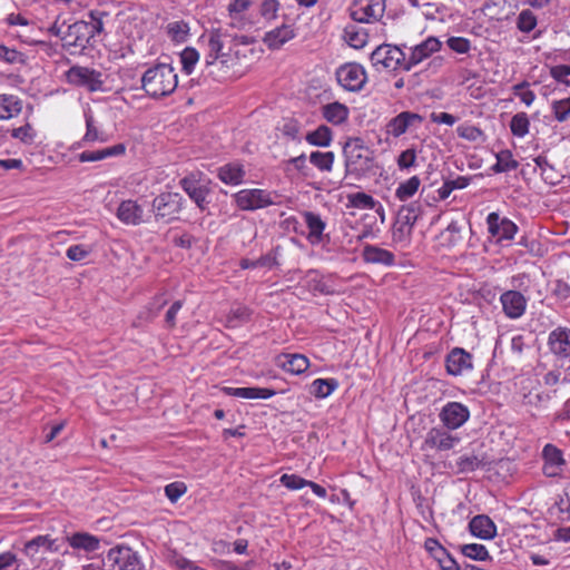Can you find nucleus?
<instances>
[{
  "label": "nucleus",
  "instance_id": "1",
  "mask_svg": "<svg viewBox=\"0 0 570 570\" xmlns=\"http://www.w3.org/2000/svg\"><path fill=\"white\" fill-rule=\"evenodd\" d=\"M205 46V63L207 67L216 68L226 75L238 65V50L232 45H247L252 39L247 36L232 39L229 35L220 29L212 30L202 36Z\"/></svg>",
  "mask_w": 570,
  "mask_h": 570
},
{
  "label": "nucleus",
  "instance_id": "2",
  "mask_svg": "<svg viewBox=\"0 0 570 570\" xmlns=\"http://www.w3.org/2000/svg\"><path fill=\"white\" fill-rule=\"evenodd\" d=\"M178 77L168 63H158L147 69L141 78V87L150 97L168 96L176 89Z\"/></svg>",
  "mask_w": 570,
  "mask_h": 570
},
{
  "label": "nucleus",
  "instance_id": "3",
  "mask_svg": "<svg viewBox=\"0 0 570 570\" xmlns=\"http://www.w3.org/2000/svg\"><path fill=\"white\" fill-rule=\"evenodd\" d=\"M345 166L348 173H362L370 168L371 151L360 138L348 139L343 148Z\"/></svg>",
  "mask_w": 570,
  "mask_h": 570
},
{
  "label": "nucleus",
  "instance_id": "4",
  "mask_svg": "<svg viewBox=\"0 0 570 570\" xmlns=\"http://www.w3.org/2000/svg\"><path fill=\"white\" fill-rule=\"evenodd\" d=\"M252 0H232L227 6L228 24L238 30H249L256 24Z\"/></svg>",
  "mask_w": 570,
  "mask_h": 570
},
{
  "label": "nucleus",
  "instance_id": "5",
  "mask_svg": "<svg viewBox=\"0 0 570 570\" xmlns=\"http://www.w3.org/2000/svg\"><path fill=\"white\" fill-rule=\"evenodd\" d=\"M236 206L240 210H257L274 204V195L259 188L242 189L233 195Z\"/></svg>",
  "mask_w": 570,
  "mask_h": 570
},
{
  "label": "nucleus",
  "instance_id": "6",
  "mask_svg": "<svg viewBox=\"0 0 570 570\" xmlns=\"http://www.w3.org/2000/svg\"><path fill=\"white\" fill-rule=\"evenodd\" d=\"M372 66L381 70H396L405 59L404 52L396 46L381 45L371 53Z\"/></svg>",
  "mask_w": 570,
  "mask_h": 570
},
{
  "label": "nucleus",
  "instance_id": "7",
  "mask_svg": "<svg viewBox=\"0 0 570 570\" xmlns=\"http://www.w3.org/2000/svg\"><path fill=\"white\" fill-rule=\"evenodd\" d=\"M336 79L346 91H360L367 81V75L362 65L348 62L336 70Z\"/></svg>",
  "mask_w": 570,
  "mask_h": 570
},
{
  "label": "nucleus",
  "instance_id": "8",
  "mask_svg": "<svg viewBox=\"0 0 570 570\" xmlns=\"http://www.w3.org/2000/svg\"><path fill=\"white\" fill-rule=\"evenodd\" d=\"M385 0H356L350 9L351 18L362 23H371L383 17Z\"/></svg>",
  "mask_w": 570,
  "mask_h": 570
},
{
  "label": "nucleus",
  "instance_id": "9",
  "mask_svg": "<svg viewBox=\"0 0 570 570\" xmlns=\"http://www.w3.org/2000/svg\"><path fill=\"white\" fill-rule=\"evenodd\" d=\"M179 185L199 209L205 210L207 208L209 204L207 198L210 190L208 184L199 174H190L180 179Z\"/></svg>",
  "mask_w": 570,
  "mask_h": 570
},
{
  "label": "nucleus",
  "instance_id": "10",
  "mask_svg": "<svg viewBox=\"0 0 570 570\" xmlns=\"http://www.w3.org/2000/svg\"><path fill=\"white\" fill-rule=\"evenodd\" d=\"M423 117L413 111H402L391 118L385 125V134L393 138H399L411 130H416L422 126Z\"/></svg>",
  "mask_w": 570,
  "mask_h": 570
},
{
  "label": "nucleus",
  "instance_id": "11",
  "mask_svg": "<svg viewBox=\"0 0 570 570\" xmlns=\"http://www.w3.org/2000/svg\"><path fill=\"white\" fill-rule=\"evenodd\" d=\"M446 428L435 426L428 431L422 443V450L449 451L459 442L460 438L452 434Z\"/></svg>",
  "mask_w": 570,
  "mask_h": 570
},
{
  "label": "nucleus",
  "instance_id": "12",
  "mask_svg": "<svg viewBox=\"0 0 570 570\" xmlns=\"http://www.w3.org/2000/svg\"><path fill=\"white\" fill-rule=\"evenodd\" d=\"M439 419L448 430H458L469 421L470 410L460 402H448L442 406Z\"/></svg>",
  "mask_w": 570,
  "mask_h": 570
},
{
  "label": "nucleus",
  "instance_id": "13",
  "mask_svg": "<svg viewBox=\"0 0 570 570\" xmlns=\"http://www.w3.org/2000/svg\"><path fill=\"white\" fill-rule=\"evenodd\" d=\"M488 232L497 243L512 240L518 232V226L507 217L498 213H490L487 216Z\"/></svg>",
  "mask_w": 570,
  "mask_h": 570
},
{
  "label": "nucleus",
  "instance_id": "14",
  "mask_svg": "<svg viewBox=\"0 0 570 570\" xmlns=\"http://www.w3.org/2000/svg\"><path fill=\"white\" fill-rule=\"evenodd\" d=\"M70 83L83 87L90 91H98L102 88L101 73L87 67L75 66L67 72Z\"/></svg>",
  "mask_w": 570,
  "mask_h": 570
},
{
  "label": "nucleus",
  "instance_id": "15",
  "mask_svg": "<svg viewBox=\"0 0 570 570\" xmlns=\"http://www.w3.org/2000/svg\"><path fill=\"white\" fill-rule=\"evenodd\" d=\"M547 345L551 354L560 361L570 362V328L567 326H557L549 335Z\"/></svg>",
  "mask_w": 570,
  "mask_h": 570
},
{
  "label": "nucleus",
  "instance_id": "16",
  "mask_svg": "<svg viewBox=\"0 0 570 570\" xmlns=\"http://www.w3.org/2000/svg\"><path fill=\"white\" fill-rule=\"evenodd\" d=\"M106 561L112 570H140L137 554L128 547L111 548Z\"/></svg>",
  "mask_w": 570,
  "mask_h": 570
},
{
  "label": "nucleus",
  "instance_id": "17",
  "mask_svg": "<svg viewBox=\"0 0 570 570\" xmlns=\"http://www.w3.org/2000/svg\"><path fill=\"white\" fill-rule=\"evenodd\" d=\"M183 206V196L178 193H163L153 200V209L157 217L171 218Z\"/></svg>",
  "mask_w": 570,
  "mask_h": 570
},
{
  "label": "nucleus",
  "instance_id": "18",
  "mask_svg": "<svg viewBox=\"0 0 570 570\" xmlns=\"http://www.w3.org/2000/svg\"><path fill=\"white\" fill-rule=\"evenodd\" d=\"M62 542L59 539H53L48 534L38 535L27 541L23 546V553L35 559L38 556H43L47 552H60Z\"/></svg>",
  "mask_w": 570,
  "mask_h": 570
},
{
  "label": "nucleus",
  "instance_id": "19",
  "mask_svg": "<svg viewBox=\"0 0 570 570\" xmlns=\"http://www.w3.org/2000/svg\"><path fill=\"white\" fill-rule=\"evenodd\" d=\"M115 215L122 224L128 226H138L145 223L144 207L135 199L121 200Z\"/></svg>",
  "mask_w": 570,
  "mask_h": 570
},
{
  "label": "nucleus",
  "instance_id": "20",
  "mask_svg": "<svg viewBox=\"0 0 570 570\" xmlns=\"http://www.w3.org/2000/svg\"><path fill=\"white\" fill-rule=\"evenodd\" d=\"M445 367L450 375H463L473 368V357L465 350L454 347L446 356Z\"/></svg>",
  "mask_w": 570,
  "mask_h": 570
},
{
  "label": "nucleus",
  "instance_id": "21",
  "mask_svg": "<svg viewBox=\"0 0 570 570\" xmlns=\"http://www.w3.org/2000/svg\"><path fill=\"white\" fill-rule=\"evenodd\" d=\"M502 309L511 320L520 318L527 309V298L518 291H507L500 296Z\"/></svg>",
  "mask_w": 570,
  "mask_h": 570
},
{
  "label": "nucleus",
  "instance_id": "22",
  "mask_svg": "<svg viewBox=\"0 0 570 570\" xmlns=\"http://www.w3.org/2000/svg\"><path fill=\"white\" fill-rule=\"evenodd\" d=\"M90 38V28L87 22L77 21L68 27L62 37L63 47L85 49Z\"/></svg>",
  "mask_w": 570,
  "mask_h": 570
},
{
  "label": "nucleus",
  "instance_id": "23",
  "mask_svg": "<svg viewBox=\"0 0 570 570\" xmlns=\"http://www.w3.org/2000/svg\"><path fill=\"white\" fill-rule=\"evenodd\" d=\"M442 42L436 37H428L421 43L411 48V53L407 59V66L405 69H410L413 66L421 63L423 60L431 57L433 53L440 51Z\"/></svg>",
  "mask_w": 570,
  "mask_h": 570
},
{
  "label": "nucleus",
  "instance_id": "24",
  "mask_svg": "<svg viewBox=\"0 0 570 570\" xmlns=\"http://www.w3.org/2000/svg\"><path fill=\"white\" fill-rule=\"evenodd\" d=\"M304 223L308 229L307 240L312 245H318L324 240V230L326 228V222L315 212H303L302 213Z\"/></svg>",
  "mask_w": 570,
  "mask_h": 570
},
{
  "label": "nucleus",
  "instance_id": "25",
  "mask_svg": "<svg viewBox=\"0 0 570 570\" xmlns=\"http://www.w3.org/2000/svg\"><path fill=\"white\" fill-rule=\"evenodd\" d=\"M471 534L481 540H492L497 535V525L493 520L485 514H478L469 522Z\"/></svg>",
  "mask_w": 570,
  "mask_h": 570
},
{
  "label": "nucleus",
  "instance_id": "26",
  "mask_svg": "<svg viewBox=\"0 0 570 570\" xmlns=\"http://www.w3.org/2000/svg\"><path fill=\"white\" fill-rule=\"evenodd\" d=\"M542 456L544 460L543 471L548 476H557L561 473L566 461L562 451L552 444L543 448Z\"/></svg>",
  "mask_w": 570,
  "mask_h": 570
},
{
  "label": "nucleus",
  "instance_id": "27",
  "mask_svg": "<svg viewBox=\"0 0 570 570\" xmlns=\"http://www.w3.org/2000/svg\"><path fill=\"white\" fill-rule=\"evenodd\" d=\"M223 392L226 395L235 396L246 400H268L273 397L276 392L272 389L248 386V387H223Z\"/></svg>",
  "mask_w": 570,
  "mask_h": 570
},
{
  "label": "nucleus",
  "instance_id": "28",
  "mask_svg": "<svg viewBox=\"0 0 570 570\" xmlns=\"http://www.w3.org/2000/svg\"><path fill=\"white\" fill-rule=\"evenodd\" d=\"M322 117L333 126H342L350 118V109L346 105L333 101L321 107Z\"/></svg>",
  "mask_w": 570,
  "mask_h": 570
},
{
  "label": "nucleus",
  "instance_id": "29",
  "mask_svg": "<svg viewBox=\"0 0 570 570\" xmlns=\"http://www.w3.org/2000/svg\"><path fill=\"white\" fill-rule=\"evenodd\" d=\"M296 36L292 26L283 24L265 33L263 41L271 50L282 48L286 42Z\"/></svg>",
  "mask_w": 570,
  "mask_h": 570
},
{
  "label": "nucleus",
  "instance_id": "30",
  "mask_svg": "<svg viewBox=\"0 0 570 570\" xmlns=\"http://www.w3.org/2000/svg\"><path fill=\"white\" fill-rule=\"evenodd\" d=\"M86 132L82 136V142H107L109 136L102 130L101 125L96 120L90 109L83 114Z\"/></svg>",
  "mask_w": 570,
  "mask_h": 570
},
{
  "label": "nucleus",
  "instance_id": "31",
  "mask_svg": "<svg viewBox=\"0 0 570 570\" xmlns=\"http://www.w3.org/2000/svg\"><path fill=\"white\" fill-rule=\"evenodd\" d=\"M277 363L285 372L294 375H299L309 367V360L303 354H282Z\"/></svg>",
  "mask_w": 570,
  "mask_h": 570
},
{
  "label": "nucleus",
  "instance_id": "32",
  "mask_svg": "<svg viewBox=\"0 0 570 570\" xmlns=\"http://www.w3.org/2000/svg\"><path fill=\"white\" fill-rule=\"evenodd\" d=\"M126 153L125 144H117L110 147H106L98 150L92 151H82L78 155V160L80 163H95L100 161L111 157L122 156Z\"/></svg>",
  "mask_w": 570,
  "mask_h": 570
},
{
  "label": "nucleus",
  "instance_id": "33",
  "mask_svg": "<svg viewBox=\"0 0 570 570\" xmlns=\"http://www.w3.org/2000/svg\"><path fill=\"white\" fill-rule=\"evenodd\" d=\"M22 100L9 94H0V121L10 120L22 111Z\"/></svg>",
  "mask_w": 570,
  "mask_h": 570
},
{
  "label": "nucleus",
  "instance_id": "34",
  "mask_svg": "<svg viewBox=\"0 0 570 570\" xmlns=\"http://www.w3.org/2000/svg\"><path fill=\"white\" fill-rule=\"evenodd\" d=\"M363 259L371 264H381L384 266L394 265V254L387 249L377 247L375 245H366L362 253Z\"/></svg>",
  "mask_w": 570,
  "mask_h": 570
},
{
  "label": "nucleus",
  "instance_id": "35",
  "mask_svg": "<svg viewBox=\"0 0 570 570\" xmlns=\"http://www.w3.org/2000/svg\"><path fill=\"white\" fill-rule=\"evenodd\" d=\"M415 220L416 215L411 208H402L399 214V219L393 227L394 239L401 240L403 237L409 236Z\"/></svg>",
  "mask_w": 570,
  "mask_h": 570
},
{
  "label": "nucleus",
  "instance_id": "36",
  "mask_svg": "<svg viewBox=\"0 0 570 570\" xmlns=\"http://www.w3.org/2000/svg\"><path fill=\"white\" fill-rule=\"evenodd\" d=\"M219 179L226 185H239L245 177L244 167L236 163H230L222 166L218 169Z\"/></svg>",
  "mask_w": 570,
  "mask_h": 570
},
{
  "label": "nucleus",
  "instance_id": "37",
  "mask_svg": "<svg viewBox=\"0 0 570 570\" xmlns=\"http://www.w3.org/2000/svg\"><path fill=\"white\" fill-rule=\"evenodd\" d=\"M305 141L311 146L326 148L331 146L333 141V131L328 126L320 125L317 128L306 134Z\"/></svg>",
  "mask_w": 570,
  "mask_h": 570
},
{
  "label": "nucleus",
  "instance_id": "38",
  "mask_svg": "<svg viewBox=\"0 0 570 570\" xmlns=\"http://www.w3.org/2000/svg\"><path fill=\"white\" fill-rule=\"evenodd\" d=\"M338 387L336 379H316L309 385V393L316 399L330 396Z\"/></svg>",
  "mask_w": 570,
  "mask_h": 570
},
{
  "label": "nucleus",
  "instance_id": "39",
  "mask_svg": "<svg viewBox=\"0 0 570 570\" xmlns=\"http://www.w3.org/2000/svg\"><path fill=\"white\" fill-rule=\"evenodd\" d=\"M189 24L184 20L170 21L166 26V33L171 41L183 43L189 37Z\"/></svg>",
  "mask_w": 570,
  "mask_h": 570
},
{
  "label": "nucleus",
  "instance_id": "40",
  "mask_svg": "<svg viewBox=\"0 0 570 570\" xmlns=\"http://www.w3.org/2000/svg\"><path fill=\"white\" fill-rule=\"evenodd\" d=\"M309 163L320 171L331 173L333 170L335 155L333 151H312L308 156Z\"/></svg>",
  "mask_w": 570,
  "mask_h": 570
},
{
  "label": "nucleus",
  "instance_id": "41",
  "mask_svg": "<svg viewBox=\"0 0 570 570\" xmlns=\"http://www.w3.org/2000/svg\"><path fill=\"white\" fill-rule=\"evenodd\" d=\"M69 543L75 549H82L85 551H96L99 548V540L88 533H75L69 539Z\"/></svg>",
  "mask_w": 570,
  "mask_h": 570
},
{
  "label": "nucleus",
  "instance_id": "42",
  "mask_svg": "<svg viewBox=\"0 0 570 570\" xmlns=\"http://www.w3.org/2000/svg\"><path fill=\"white\" fill-rule=\"evenodd\" d=\"M420 185H421L420 178L417 176H412L409 179L402 181L397 186V188L395 190V197L401 202H405V200L412 198L416 194Z\"/></svg>",
  "mask_w": 570,
  "mask_h": 570
},
{
  "label": "nucleus",
  "instance_id": "43",
  "mask_svg": "<svg viewBox=\"0 0 570 570\" xmlns=\"http://www.w3.org/2000/svg\"><path fill=\"white\" fill-rule=\"evenodd\" d=\"M495 157L497 163L492 167L495 173H507L517 169L519 166L509 149L501 150L495 155Z\"/></svg>",
  "mask_w": 570,
  "mask_h": 570
},
{
  "label": "nucleus",
  "instance_id": "44",
  "mask_svg": "<svg viewBox=\"0 0 570 570\" xmlns=\"http://www.w3.org/2000/svg\"><path fill=\"white\" fill-rule=\"evenodd\" d=\"M461 553L472 560L487 561L491 559V556L485 546L480 543H468L460 547Z\"/></svg>",
  "mask_w": 570,
  "mask_h": 570
},
{
  "label": "nucleus",
  "instance_id": "45",
  "mask_svg": "<svg viewBox=\"0 0 570 570\" xmlns=\"http://www.w3.org/2000/svg\"><path fill=\"white\" fill-rule=\"evenodd\" d=\"M530 120L525 112L515 114L510 121V130L513 136L523 138L529 134Z\"/></svg>",
  "mask_w": 570,
  "mask_h": 570
},
{
  "label": "nucleus",
  "instance_id": "46",
  "mask_svg": "<svg viewBox=\"0 0 570 570\" xmlns=\"http://www.w3.org/2000/svg\"><path fill=\"white\" fill-rule=\"evenodd\" d=\"M11 137L23 145H32L37 138V130L30 122L11 129Z\"/></svg>",
  "mask_w": 570,
  "mask_h": 570
},
{
  "label": "nucleus",
  "instance_id": "47",
  "mask_svg": "<svg viewBox=\"0 0 570 570\" xmlns=\"http://www.w3.org/2000/svg\"><path fill=\"white\" fill-rule=\"evenodd\" d=\"M470 184V178L464 176H459L455 179L446 180L442 184V186L438 189V194L440 199H446L451 193L455 189H463L468 187Z\"/></svg>",
  "mask_w": 570,
  "mask_h": 570
},
{
  "label": "nucleus",
  "instance_id": "48",
  "mask_svg": "<svg viewBox=\"0 0 570 570\" xmlns=\"http://www.w3.org/2000/svg\"><path fill=\"white\" fill-rule=\"evenodd\" d=\"M199 60V53L195 48L187 47L180 53L183 71L190 75Z\"/></svg>",
  "mask_w": 570,
  "mask_h": 570
},
{
  "label": "nucleus",
  "instance_id": "49",
  "mask_svg": "<svg viewBox=\"0 0 570 570\" xmlns=\"http://www.w3.org/2000/svg\"><path fill=\"white\" fill-rule=\"evenodd\" d=\"M551 110L558 122H564L570 118V96L568 98L553 100Z\"/></svg>",
  "mask_w": 570,
  "mask_h": 570
},
{
  "label": "nucleus",
  "instance_id": "50",
  "mask_svg": "<svg viewBox=\"0 0 570 570\" xmlns=\"http://www.w3.org/2000/svg\"><path fill=\"white\" fill-rule=\"evenodd\" d=\"M348 202L352 207L358 209H373L376 207V200L371 195L361 191L348 195Z\"/></svg>",
  "mask_w": 570,
  "mask_h": 570
},
{
  "label": "nucleus",
  "instance_id": "51",
  "mask_svg": "<svg viewBox=\"0 0 570 570\" xmlns=\"http://www.w3.org/2000/svg\"><path fill=\"white\" fill-rule=\"evenodd\" d=\"M367 33L364 30L347 28L345 30V40L348 46L355 49L364 48L367 43Z\"/></svg>",
  "mask_w": 570,
  "mask_h": 570
},
{
  "label": "nucleus",
  "instance_id": "52",
  "mask_svg": "<svg viewBox=\"0 0 570 570\" xmlns=\"http://www.w3.org/2000/svg\"><path fill=\"white\" fill-rule=\"evenodd\" d=\"M512 92L527 107H530L535 100V94L530 89V85L527 81L514 85L512 87Z\"/></svg>",
  "mask_w": 570,
  "mask_h": 570
},
{
  "label": "nucleus",
  "instance_id": "53",
  "mask_svg": "<svg viewBox=\"0 0 570 570\" xmlns=\"http://www.w3.org/2000/svg\"><path fill=\"white\" fill-rule=\"evenodd\" d=\"M551 78L559 85L570 88V66L554 65L549 68Z\"/></svg>",
  "mask_w": 570,
  "mask_h": 570
},
{
  "label": "nucleus",
  "instance_id": "54",
  "mask_svg": "<svg viewBox=\"0 0 570 570\" xmlns=\"http://www.w3.org/2000/svg\"><path fill=\"white\" fill-rule=\"evenodd\" d=\"M456 134L460 138H463L469 141H479L483 140V132L480 128L470 124H462L456 127Z\"/></svg>",
  "mask_w": 570,
  "mask_h": 570
},
{
  "label": "nucleus",
  "instance_id": "55",
  "mask_svg": "<svg viewBox=\"0 0 570 570\" xmlns=\"http://www.w3.org/2000/svg\"><path fill=\"white\" fill-rule=\"evenodd\" d=\"M537 26L535 14L529 10H522L517 18V27L522 32H530Z\"/></svg>",
  "mask_w": 570,
  "mask_h": 570
},
{
  "label": "nucleus",
  "instance_id": "56",
  "mask_svg": "<svg viewBox=\"0 0 570 570\" xmlns=\"http://www.w3.org/2000/svg\"><path fill=\"white\" fill-rule=\"evenodd\" d=\"M286 171L295 170L304 177L308 176L307 157L305 154H301L297 157H293L286 161Z\"/></svg>",
  "mask_w": 570,
  "mask_h": 570
},
{
  "label": "nucleus",
  "instance_id": "57",
  "mask_svg": "<svg viewBox=\"0 0 570 570\" xmlns=\"http://www.w3.org/2000/svg\"><path fill=\"white\" fill-rule=\"evenodd\" d=\"M279 482L288 490L296 491L307 487L309 481L297 474L285 473L279 478Z\"/></svg>",
  "mask_w": 570,
  "mask_h": 570
},
{
  "label": "nucleus",
  "instance_id": "58",
  "mask_svg": "<svg viewBox=\"0 0 570 570\" xmlns=\"http://www.w3.org/2000/svg\"><path fill=\"white\" fill-rule=\"evenodd\" d=\"M446 46L460 55L469 53L472 48L471 40L464 37H450L446 40Z\"/></svg>",
  "mask_w": 570,
  "mask_h": 570
},
{
  "label": "nucleus",
  "instance_id": "59",
  "mask_svg": "<svg viewBox=\"0 0 570 570\" xmlns=\"http://www.w3.org/2000/svg\"><path fill=\"white\" fill-rule=\"evenodd\" d=\"M441 237L446 240L449 246L455 245L461 239V226L458 222H451L442 232Z\"/></svg>",
  "mask_w": 570,
  "mask_h": 570
},
{
  "label": "nucleus",
  "instance_id": "60",
  "mask_svg": "<svg viewBox=\"0 0 570 570\" xmlns=\"http://www.w3.org/2000/svg\"><path fill=\"white\" fill-rule=\"evenodd\" d=\"M21 561L11 551L0 553V570H21Z\"/></svg>",
  "mask_w": 570,
  "mask_h": 570
},
{
  "label": "nucleus",
  "instance_id": "61",
  "mask_svg": "<svg viewBox=\"0 0 570 570\" xmlns=\"http://www.w3.org/2000/svg\"><path fill=\"white\" fill-rule=\"evenodd\" d=\"M416 150L414 148H409L403 150L396 160V164L401 170H407L415 165L416 161Z\"/></svg>",
  "mask_w": 570,
  "mask_h": 570
},
{
  "label": "nucleus",
  "instance_id": "62",
  "mask_svg": "<svg viewBox=\"0 0 570 570\" xmlns=\"http://www.w3.org/2000/svg\"><path fill=\"white\" fill-rule=\"evenodd\" d=\"M279 10V2L277 0H264L261 4V16L267 21L276 19Z\"/></svg>",
  "mask_w": 570,
  "mask_h": 570
},
{
  "label": "nucleus",
  "instance_id": "63",
  "mask_svg": "<svg viewBox=\"0 0 570 570\" xmlns=\"http://www.w3.org/2000/svg\"><path fill=\"white\" fill-rule=\"evenodd\" d=\"M186 490L183 482H171L165 487V494L170 502H176L185 494Z\"/></svg>",
  "mask_w": 570,
  "mask_h": 570
},
{
  "label": "nucleus",
  "instance_id": "64",
  "mask_svg": "<svg viewBox=\"0 0 570 570\" xmlns=\"http://www.w3.org/2000/svg\"><path fill=\"white\" fill-rule=\"evenodd\" d=\"M90 253L83 245H71L67 248L66 255L70 261L79 262L85 259Z\"/></svg>",
  "mask_w": 570,
  "mask_h": 570
}]
</instances>
